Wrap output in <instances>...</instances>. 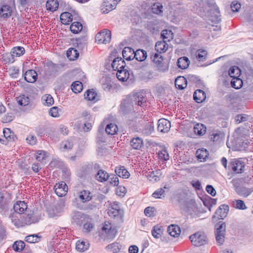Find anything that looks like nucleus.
<instances>
[{
    "mask_svg": "<svg viewBox=\"0 0 253 253\" xmlns=\"http://www.w3.org/2000/svg\"><path fill=\"white\" fill-rule=\"evenodd\" d=\"M147 99L143 92H136L124 99L120 105V111L124 115L135 112L146 103Z\"/></svg>",
    "mask_w": 253,
    "mask_h": 253,
    "instance_id": "nucleus-1",
    "label": "nucleus"
},
{
    "mask_svg": "<svg viewBox=\"0 0 253 253\" xmlns=\"http://www.w3.org/2000/svg\"><path fill=\"white\" fill-rule=\"evenodd\" d=\"M225 232L226 224L225 222L220 221L215 225V239L218 244L221 245L224 242Z\"/></svg>",
    "mask_w": 253,
    "mask_h": 253,
    "instance_id": "nucleus-2",
    "label": "nucleus"
},
{
    "mask_svg": "<svg viewBox=\"0 0 253 253\" xmlns=\"http://www.w3.org/2000/svg\"><path fill=\"white\" fill-rule=\"evenodd\" d=\"M192 245L196 247H200L207 244V238L206 234L201 231L197 232L189 236Z\"/></svg>",
    "mask_w": 253,
    "mask_h": 253,
    "instance_id": "nucleus-3",
    "label": "nucleus"
},
{
    "mask_svg": "<svg viewBox=\"0 0 253 253\" xmlns=\"http://www.w3.org/2000/svg\"><path fill=\"white\" fill-rule=\"evenodd\" d=\"M191 9L203 17L206 15L204 0H192L190 3Z\"/></svg>",
    "mask_w": 253,
    "mask_h": 253,
    "instance_id": "nucleus-4",
    "label": "nucleus"
},
{
    "mask_svg": "<svg viewBox=\"0 0 253 253\" xmlns=\"http://www.w3.org/2000/svg\"><path fill=\"white\" fill-rule=\"evenodd\" d=\"M111 39V31L107 29H103L98 33L95 36V40L98 43H109Z\"/></svg>",
    "mask_w": 253,
    "mask_h": 253,
    "instance_id": "nucleus-5",
    "label": "nucleus"
},
{
    "mask_svg": "<svg viewBox=\"0 0 253 253\" xmlns=\"http://www.w3.org/2000/svg\"><path fill=\"white\" fill-rule=\"evenodd\" d=\"M121 0H104L101 5V10L105 13H108L114 9Z\"/></svg>",
    "mask_w": 253,
    "mask_h": 253,
    "instance_id": "nucleus-6",
    "label": "nucleus"
},
{
    "mask_svg": "<svg viewBox=\"0 0 253 253\" xmlns=\"http://www.w3.org/2000/svg\"><path fill=\"white\" fill-rule=\"evenodd\" d=\"M71 217L73 223L81 225L85 220L86 215L81 211H75L72 213Z\"/></svg>",
    "mask_w": 253,
    "mask_h": 253,
    "instance_id": "nucleus-7",
    "label": "nucleus"
},
{
    "mask_svg": "<svg viewBox=\"0 0 253 253\" xmlns=\"http://www.w3.org/2000/svg\"><path fill=\"white\" fill-rule=\"evenodd\" d=\"M170 126V122L167 119H161L158 121V130L161 132H168Z\"/></svg>",
    "mask_w": 253,
    "mask_h": 253,
    "instance_id": "nucleus-8",
    "label": "nucleus"
},
{
    "mask_svg": "<svg viewBox=\"0 0 253 253\" xmlns=\"http://www.w3.org/2000/svg\"><path fill=\"white\" fill-rule=\"evenodd\" d=\"M230 165L233 172L236 173H240L243 172L245 165L244 163L241 161L233 160L231 162Z\"/></svg>",
    "mask_w": 253,
    "mask_h": 253,
    "instance_id": "nucleus-9",
    "label": "nucleus"
},
{
    "mask_svg": "<svg viewBox=\"0 0 253 253\" xmlns=\"http://www.w3.org/2000/svg\"><path fill=\"white\" fill-rule=\"evenodd\" d=\"M55 192L59 197H62L66 194L67 186L65 182L56 184L54 186Z\"/></svg>",
    "mask_w": 253,
    "mask_h": 253,
    "instance_id": "nucleus-10",
    "label": "nucleus"
},
{
    "mask_svg": "<svg viewBox=\"0 0 253 253\" xmlns=\"http://www.w3.org/2000/svg\"><path fill=\"white\" fill-rule=\"evenodd\" d=\"M108 214L111 216H122L123 211L120 209L119 205L117 203H114L108 211Z\"/></svg>",
    "mask_w": 253,
    "mask_h": 253,
    "instance_id": "nucleus-11",
    "label": "nucleus"
},
{
    "mask_svg": "<svg viewBox=\"0 0 253 253\" xmlns=\"http://www.w3.org/2000/svg\"><path fill=\"white\" fill-rule=\"evenodd\" d=\"M12 12V7L9 5L4 4L0 7V16L4 19L10 17Z\"/></svg>",
    "mask_w": 253,
    "mask_h": 253,
    "instance_id": "nucleus-12",
    "label": "nucleus"
},
{
    "mask_svg": "<svg viewBox=\"0 0 253 253\" xmlns=\"http://www.w3.org/2000/svg\"><path fill=\"white\" fill-rule=\"evenodd\" d=\"M125 61L121 57L115 58L112 63V67L114 70L118 71L119 69H124L126 67Z\"/></svg>",
    "mask_w": 253,
    "mask_h": 253,
    "instance_id": "nucleus-13",
    "label": "nucleus"
},
{
    "mask_svg": "<svg viewBox=\"0 0 253 253\" xmlns=\"http://www.w3.org/2000/svg\"><path fill=\"white\" fill-rule=\"evenodd\" d=\"M78 198L83 203L88 202L92 199V196L88 190H82L78 192Z\"/></svg>",
    "mask_w": 253,
    "mask_h": 253,
    "instance_id": "nucleus-14",
    "label": "nucleus"
},
{
    "mask_svg": "<svg viewBox=\"0 0 253 253\" xmlns=\"http://www.w3.org/2000/svg\"><path fill=\"white\" fill-rule=\"evenodd\" d=\"M37 73L33 70H29L24 75V79L28 83H34L37 79Z\"/></svg>",
    "mask_w": 253,
    "mask_h": 253,
    "instance_id": "nucleus-15",
    "label": "nucleus"
},
{
    "mask_svg": "<svg viewBox=\"0 0 253 253\" xmlns=\"http://www.w3.org/2000/svg\"><path fill=\"white\" fill-rule=\"evenodd\" d=\"M229 211V206L227 205H222L216 211L215 214L218 216V218L223 219L227 214Z\"/></svg>",
    "mask_w": 253,
    "mask_h": 253,
    "instance_id": "nucleus-16",
    "label": "nucleus"
},
{
    "mask_svg": "<svg viewBox=\"0 0 253 253\" xmlns=\"http://www.w3.org/2000/svg\"><path fill=\"white\" fill-rule=\"evenodd\" d=\"M27 209V205L24 201H17L13 206L14 212L18 214L22 213Z\"/></svg>",
    "mask_w": 253,
    "mask_h": 253,
    "instance_id": "nucleus-17",
    "label": "nucleus"
},
{
    "mask_svg": "<svg viewBox=\"0 0 253 253\" xmlns=\"http://www.w3.org/2000/svg\"><path fill=\"white\" fill-rule=\"evenodd\" d=\"M134 50L130 47H125L122 51L124 59L127 61H130L134 59Z\"/></svg>",
    "mask_w": 253,
    "mask_h": 253,
    "instance_id": "nucleus-18",
    "label": "nucleus"
},
{
    "mask_svg": "<svg viewBox=\"0 0 253 253\" xmlns=\"http://www.w3.org/2000/svg\"><path fill=\"white\" fill-rule=\"evenodd\" d=\"M211 21L215 23H218L221 21V15L218 7H216L214 9H210Z\"/></svg>",
    "mask_w": 253,
    "mask_h": 253,
    "instance_id": "nucleus-19",
    "label": "nucleus"
},
{
    "mask_svg": "<svg viewBox=\"0 0 253 253\" xmlns=\"http://www.w3.org/2000/svg\"><path fill=\"white\" fill-rule=\"evenodd\" d=\"M168 48L167 41H158L156 43L155 49L160 53L165 52Z\"/></svg>",
    "mask_w": 253,
    "mask_h": 253,
    "instance_id": "nucleus-20",
    "label": "nucleus"
},
{
    "mask_svg": "<svg viewBox=\"0 0 253 253\" xmlns=\"http://www.w3.org/2000/svg\"><path fill=\"white\" fill-rule=\"evenodd\" d=\"M253 192V186L247 188L244 186H241L240 188H238L236 191L237 194L244 197H247Z\"/></svg>",
    "mask_w": 253,
    "mask_h": 253,
    "instance_id": "nucleus-21",
    "label": "nucleus"
},
{
    "mask_svg": "<svg viewBox=\"0 0 253 253\" xmlns=\"http://www.w3.org/2000/svg\"><path fill=\"white\" fill-rule=\"evenodd\" d=\"M77 199L76 198L73 201V205L77 208L82 210H93L96 208V205L94 203H89L87 206L84 207L76 202Z\"/></svg>",
    "mask_w": 253,
    "mask_h": 253,
    "instance_id": "nucleus-22",
    "label": "nucleus"
},
{
    "mask_svg": "<svg viewBox=\"0 0 253 253\" xmlns=\"http://www.w3.org/2000/svg\"><path fill=\"white\" fill-rule=\"evenodd\" d=\"M109 174L104 170H98L95 175V179L100 182L106 181L109 178Z\"/></svg>",
    "mask_w": 253,
    "mask_h": 253,
    "instance_id": "nucleus-23",
    "label": "nucleus"
},
{
    "mask_svg": "<svg viewBox=\"0 0 253 253\" xmlns=\"http://www.w3.org/2000/svg\"><path fill=\"white\" fill-rule=\"evenodd\" d=\"M196 157L200 161L204 162L206 161L209 156V152L207 149L202 148L199 149L196 152Z\"/></svg>",
    "mask_w": 253,
    "mask_h": 253,
    "instance_id": "nucleus-24",
    "label": "nucleus"
},
{
    "mask_svg": "<svg viewBox=\"0 0 253 253\" xmlns=\"http://www.w3.org/2000/svg\"><path fill=\"white\" fill-rule=\"evenodd\" d=\"M205 92L201 89L196 90L194 93L193 98L197 103H201L206 99Z\"/></svg>",
    "mask_w": 253,
    "mask_h": 253,
    "instance_id": "nucleus-25",
    "label": "nucleus"
},
{
    "mask_svg": "<svg viewBox=\"0 0 253 253\" xmlns=\"http://www.w3.org/2000/svg\"><path fill=\"white\" fill-rule=\"evenodd\" d=\"M187 80L184 77H178L175 80V85L179 89H183L187 86Z\"/></svg>",
    "mask_w": 253,
    "mask_h": 253,
    "instance_id": "nucleus-26",
    "label": "nucleus"
},
{
    "mask_svg": "<svg viewBox=\"0 0 253 253\" xmlns=\"http://www.w3.org/2000/svg\"><path fill=\"white\" fill-rule=\"evenodd\" d=\"M147 56V52L145 50L139 49L134 51L133 57L138 61H143L146 59Z\"/></svg>",
    "mask_w": 253,
    "mask_h": 253,
    "instance_id": "nucleus-27",
    "label": "nucleus"
},
{
    "mask_svg": "<svg viewBox=\"0 0 253 253\" xmlns=\"http://www.w3.org/2000/svg\"><path fill=\"white\" fill-rule=\"evenodd\" d=\"M116 75L119 80L124 82L128 79L129 74L128 71L124 68V69H119L117 71Z\"/></svg>",
    "mask_w": 253,
    "mask_h": 253,
    "instance_id": "nucleus-28",
    "label": "nucleus"
},
{
    "mask_svg": "<svg viewBox=\"0 0 253 253\" xmlns=\"http://www.w3.org/2000/svg\"><path fill=\"white\" fill-rule=\"evenodd\" d=\"M168 232L172 237H175L178 236L180 233V229L178 225H170L168 228Z\"/></svg>",
    "mask_w": 253,
    "mask_h": 253,
    "instance_id": "nucleus-29",
    "label": "nucleus"
},
{
    "mask_svg": "<svg viewBox=\"0 0 253 253\" xmlns=\"http://www.w3.org/2000/svg\"><path fill=\"white\" fill-rule=\"evenodd\" d=\"M59 6L57 0H48L46 2V7L47 10L53 12L56 11Z\"/></svg>",
    "mask_w": 253,
    "mask_h": 253,
    "instance_id": "nucleus-30",
    "label": "nucleus"
},
{
    "mask_svg": "<svg viewBox=\"0 0 253 253\" xmlns=\"http://www.w3.org/2000/svg\"><path fill=\"white\" fill-rule=\"evenodd\" d=\"M60 20L61 23L64 25L69 24V23L73 20V16L70 12H63L60 15Z\"/></svg>",
    "mask_w": 253,
    "mask_h": 253,
    "instance_id": "nucleus-31",
    "label": "nucleus"
},
{
    "mask_svg": "<svg viewBox=\"0 0 253 253\" xmlns=\"http://www.w3.org/2000/svg\"><path fill=\"white\" fill-rule=\"evenodd\" d=\"M189 59L185 56L179 58L177 62V66L182 69H186L189 66Z\"/></svg>",
    "mask_w": 253,
    "mask_h": 253,
    "instance_id": "nucleus-32",
    "label": "nucleus"
},
{
    "mask_svg": "<svg viewBox=\"0 0 253 253\" xmlns=\"http://www.w3.org/2000/svg\"><path fill=\"white\" fill-rule=\"evenodd\" d=\"M89 244L87 242L78 241L76 243V248L80 252H84L89 248Z\"/></svg>",
    "mask_w": 253,
    "mask_h": 253,
    "instance_id": "nucleus-33",
    "label": "nucleus"
},
{
    "mask_svg": "<svg viewBox=\"0 0 253 253\" xmlns=\"http://www.w3.org/2000/svg\"><path fill=\"white\" fill-rule=\"evenodd\" d=\"M130 144L133 149H139L143 145V141L141 138L137 137L130 140Z\"/></svg>",
    "mask_w": 253,
    "mask_h": 253,
    "instance_id": "nucleus-34",
    "label": "nucleus"
},
{
    "mask_svg": "<svg viewBox=\"0 0 253 253\" xmlns=\"http://www.w3.org/2000/svg\"><path fill=\"white\" fill-rule=\"evenodd\" d=\"M115 172L117 174L123 178H127L130 174L128 171L125 169L124 167H121L119 168H116Z\"/></svg>",
    "mask_w": 253,
    "mask_h": 253,
    "instance_id": "nucleus-35",
    "label": "nucleus"
},
{
    "mask_svg": "<svg viewBox=\"0 0 253 253\" xmlns=\"http://www.w3.org/2000/svg\"><path fill=\"white\" fill-rule=\"evenodd\" d=\"M79 56L78 51L73 48H69L67 51V56L70 60H75Z\"/></svg>",
    "mask_w": 253,
    "mask_h": 253,
    "instance_id": "nucleus-36",
    "label": "nucleus"
},
{
    "mask_svg": "<svg viewBox=\"0 0 253 253\" xmlns=\"http://www.w3.org/2000/svg\"><path fill=\"white\" fill-rule=\"evenodd\" d=\"M241 71L237 66H233L230 68L228 74L229 75L233 78V80L238 78L240 74Z\"/></svg>",
    "mask_w": 253,
    "mask_h": 253,
    "instance_id": "nucleus-37",
    "label": "nucleus"
},
{
    "mask_svg": "<svg viewBox=\"0 0 253 253\" xmlns=\"http://www.w3.org/2000/svg\"><path fill=\"white\" fill-rule=\"evenodd\" d=\"M194 132L199 135H202L206 133V127L202 124H197L194 127Z\"/></svg>",
    "mask_w": 253,
    "mask_h": 253,
    "instance_id": "nucleus-38",
    "label": "nucleus"
},
{
    "mask_svg": "<svg viewBox=\"0 0 253 253\" xmlns=\"http://www.w3.org/2000/svg\"><path fill=\"white\" fill-rule=\"evenodd\" d=\"M71 31L74 34H78L83 29L82 24L79 22H74L70 26Z\"/></svg>",
    "mask_w": 253,
    "mask_h": 253,
    "instance_id": "nucleus-39",
    "label": "nucleus"
},
{
    "mask_svg": "<svg viewBox=\"0 0 253 253\" xmlns=\"http://www.w3.org/2000/svg\"><path fill=\"white\" fill-rule=\"evenodd\" d=\"M11 55L14 56H20L25 53V49L22 46L14 47L12 49L11 51Z\"/></svg>",
    "mask_w": 253,
    "mask_h": 253,
    "instance_id": "nucleus-40",
    "label": "nucleus"
},
{
    "mask_svg": "<svg viewBox=\"0 0 253 253\" xmlns=\"http://www.w3.org/2000/svg\"><path fill=\"white\" fill-rule=\"evenodd\" d=\"M102 88L106 91H109L112 88V85L110 78H102L101 80Z\"/></svg>",
    "mask_w": 253,
    "mask_h": 253,
    "instance_id": "nucleus-41",
    "label": "nucleus"
},
{
    "mask_svg": "<svg viewBox=\"0 0 253 253\" xmlns=\"http://www.w3.org/2000/svg\"><path fill=\"white\" fill-rule=\"evenodd\" d=\"M163 40L169 42L173 38V33L170 30H164L161 33Z\"/></svg>",
    "mask_w": 253,
    "mask_h": 253,
    "instance_id": "nucleus-42",
    "label": "nucleus"
},
{
    "mask_svg": "<svg viewBox=\"0 0 253 253\" xmlns=\"http://www.w3.org/2000/svg\"><path fill=\"white\" fill-rule=\"evenodd\" d=\"M71 89L74 92L79 93L83 89V84L80 81H76L72 84Z\"/></svg>",
    "mask_w": 253,
    "mask_h": 253,
    "instance_id": "nucleus-43",
    "label": "nucleus"
},
{
    "mask_svg": "<svg viewBox=\"0 0 253 253\" xmlns=\"http://www.w3.org/2000/svg\"><path fill=\"white\" fill-rule=\"evenodd\" d=\"M118 130V127L116 125L114 124H108L105 128L106 133L108 134L113 135L116 133Z\"/></svg>",
    "mask_w": 253,
    "mask_h": 253,
    "instance_id": "nucleus-44",
    "label": "nucleus"
},
{
    "mask_svg": "<svg viewBox=\"0 0 253 253\" xmlns=\"http://www.w3.org/2000/svg\"><path fill=\"white\" fill-rule=\"evenodd\" d=\"M17 102L19 105L25 106L29 104L30 100L28 96L21 95L17 98Z\"/></svg>",
    "mask_w": 253,
    "mask_h": 253,
    "instance_id": "nucleus-45",
    "label": "nucleus"
},
{
    "mask_svg": "<svg viewBox=\"0 0 253 253\" xmlns=\"http://www.w3.org/2000/svg\"><path fill=\"white\" fill-rule=\"evenodd\" d=\"M233 207L237 209L244 210L247 209V207L244 202L241 200H235L233 202Z\"/></svg>",
    "mask_w": 253,
    "mask_h": 253,
    "instance_id": "nucleus-46",
    "label": "nucleus"
},
{
    "mask_svg": "<svg viewBox=\"0 0 253 253\" xmlns=\"http://www.w3.org/2000/svg\"><path fill=\"white\" fill-rule=\"evenodd\" d=\"M150 58L153 62L158 65L161 64L164 60L163 56L160 54L157 53H155L154 54L152 53L150 55Z\"/></svg>",
    "mask_w": 253,
    "mask_h": 253,
    "instance_id": "nucleus-47",
    "label": "nucleus"
},
{
    "mask_svg": "<svg viewBox=\"0 0 253 253\" xmlns=\"http://www.w3.org/2000/svg\"><path fill=\"white\" fill-rule=\"evenodd\" d=\"M25 246V243L22 241H17L13 245V248L17 252L22 251Z\"/></svg>",
    "mask_w": 253,
    "mask_h": 253,
    "instance_id": "nucleus-48",
    "label": "nucleus"
},
{
    "mask_svg": "<svg viewBox=\"0 0 253 253\" xmlns=\"http://www.w3.org/2000/svg\"><path fill=\"white\" fill-rule=\"evenodd\" d=\"M207 51L205 50L199 49L196 53V57L199 61H203L206 60Z\"/></svg>",
    "mask_w": 253,
    "mask_h": 253,
    "instance_id": "nucleus-49",
    "label": "nucleus"
},
{
    "mask_svg": "<svg viewBox=\"0 0 253 253\" xmlns=\"http://www.w3.org/2000/svg\"><path fill=\"white\" fill-rule=\"evenodd\" d=\"M43 103L47 106H50L53 104L54 99L52 96L50 94H45L42 97V98Z\"/></svg>",
    "mask_w": 253,
    "mask_h": 253,
    "instance_id": "nucleus-50",
    "label": "nucleus"
},
{
    "mask_svg": "<svg viewBox=\"0 0 253 253\" xmlns=\"http://www.w3.org/2000/svg\"><path fill=\"white\" fill-rule=\"evenodd\" d=\"M3 136L9 141H13L14 139L15 135L14 133L8 128H4L3 130Z\"/></svg>",
    "mask_w": 253,
    "mask_h": 253,
    "instance_id": "nucleus-51",
    "label": "nucleus"
},
{
    "mask_svg": "<svg viewBox=\"0 0 253 253\" xmlns=\"http://www.w3.org/2000/svg\"><path fill=\"white\" fill-rule=\"evenodd\" d=\"M221 133L218 131L213 130L210 134V140L213 142L218 141L221 137Z\"/></svg>",
    "mask_w": 253,
    "mask_h": 253,
    "instance_id": "nucleus-52",
    "label": "nucleus"
},
{
    "mask_svg": "<svg viewBox=\"0 0 253 253\" xmlns=\"http://www.w3.org/2000/svg\"><path fill=\"white\" fill-rule=\"evenodd\" d=\"M96 93L93 91L88 90L84 94L85 98L89 101H95L96 97Z\"/></svg>",
    "mask_w": 253,
    "mask_h": 253,
    "instance_id": "nucleus-53",
    "label": "nucleus"
},
{
    "mask_svg": "<svg viewBox=\"0 0 253 253\" xmlns=\"http://www.w3.org/2000/svg\"><path fill=\"white\" fill-rule=\"evenodd\" d=\"M106 248L111 250L113 253H117L120 250L121 245L118 243H114L108 245Z\"/></svg>",
    "mask_w": 253,
    "mask_h": 253,
    "instance_id": "nucleus-54",
    "label": "nucleus"
},
{
    "mask_svg": "<svg viewBox=\"0 0 253 253\" xmlns=\"http://www.w3.org/2000/svg\"><path fill=\"white\" fill-rule=\"evenodd\" d=\"M163 5L160 3H154L152 7V12L159 14L162 12Z\"/></svg>",
    "mask_w": 253,
    "mask_h": 253,
    "instance_id": "nucleus-55",
    "label": "nucleus"
},
{
    "mask_svg": "<svg viewBox=\"0 0 253 253\" xmlns=\"http://www.w3.org/2000/svg\"><path fill=\"white\" fill-rule=\"evenodd\" d=\"M40 237L37 234H33L27 236L25 237V241L30 243H35L38 242Z\"/></svg>",
    "mask_w": 253,
    "mask_h": 253,
    "instance_id": "nucleus-56",
    "label": "nucleus"
},
{
    "mask_svg": "<svg viewBox=\"0 0 253 253\" xmlns=\"http://www.w3.org/2000/svg\"><path fill=\"white\" fill-rule=\"evenodd\" d=\"M205 11L207 10V7L211 9H215L216 7H218L214 0H204Z\"/></svg>",
    "mask_w": 253,
    "mask_h": 253,
    "instance_id": "nucleus-57",
    "label": "nucleus"
},
{
    "mask_svg": "<svg viewBox=\"0 0 253 253\" xmlns=\"http://www.w3.org/2000/svg\"><path fill=\"white\" fill-rule=\"evenodd\" d=\"M162 234V229L159 227L158 226H154L152 230V236L156 238H159Z\"/></svg>",
    "mask_w": 253,
    "mask_h": 253,
    "instance_id": "nucleus-58",
    "label": "nucleus"
},
{
    "mask_svg": "<svg viewBox=\"0 0 253 253\" xmlns=\"http://www.w3.org/2000/svg\"><path fill=\"white\" fill-rule=\"evenodd\" d=\"M152 196L155 198L161 199L165 197V190L162 188H159L153 193Z\"/></svg>",
    "mask_w": 253,
    "mask_h": 253,
    "instance_id": "nucleus-59",
    "label": "nucleus"
},
{
    "mask_svg": "<svg viewBox=\"0 0 253 253\" xmlns=\"http://www.w3.org/2000/svg\"><path fill=\"white\" fill-rule=\"evenodd\" d=\"M18 214V213L14 212L10 214L9 216V218L10 219L11 222L16 226H18L19 225V221L17 216Z\"/></svg>",
    "mask_w": 253,
    "mask_h": 253,
    "instance_id": "nucleus-60",
    "label": "nucleus"
},
{
    "mask_svg": "<svg viewBox=\"0 0 253 253\" xmlns=\"http://www.w3.org/2000/svg\"><path fill=\"white\" fill-rule=\"evenodd\" d=\"M46 66L48 68V69L51 71V73L49 75H54V74L57 71L58 66L56 64L52 63V62H47Z\"/></svg>",
    "mask_w": 253,
    "mask_h": 253,
    "instance_id": "nucleus-61",
    "label": "nucleus"
},
{
    "mask_svg": "<svg viewBox=\"0 0 253 253\" xmlns=\"http://www.w3.org/2000/svg\"><path fill=\"white\" fill-rule=\"evenodd\" d=\"M153 131V126L151 124H148L142 130V133L145 135H149Z\"/></svg>",
    "mask_w": 253,
    "mask_h": 253,
    "instance_id": "nucleus-62",
    "label": "nucleus"
},
{
    "mask_svg": "<svg viewBox=\"0 0 253 253\" xmlns=\"http://www.w3.org/2000/svg\"><path fill=\"white\" fill-rule=\"evenodd\" d=\"M47 153L43 150H39L37 152L36 159L38 161H42L46 157Z\"/></svg>",
    "mask_w": 253,
    "mask_h": 253,
    "instance_id": "nucleus-63",
    "label": "nucleus"
},
{
    "mask_svg": "<svg viewBox=\"0 0 253 253\" xmlns=\"http://www.w3.org/2000/svg\"><path fill=\"white\" fill-rule=\"evenodd\" d=\"M59 110L57 107H53L49 109V114L53 117H58L59 116Z\"/></svg>",
    "mask_w": 253,
    "mask_h": 253,
    "instance_id": "nucleus-64",
    "label": "nucleus"
}]
</instances>
